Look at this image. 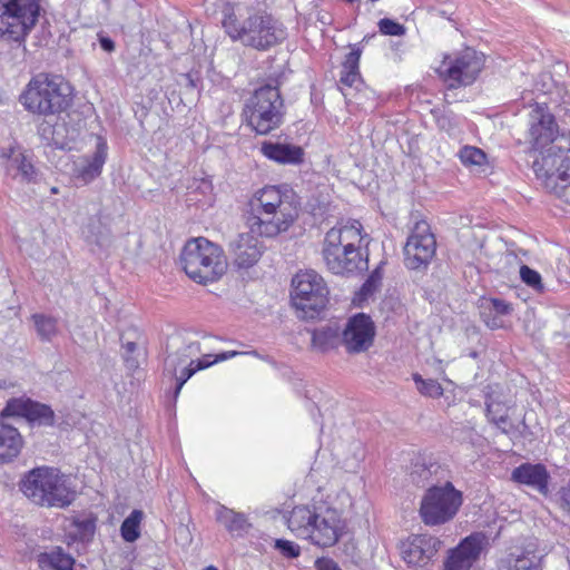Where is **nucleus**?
I'll use <instances>...</instances> for the list:
<instances>
[{
    "label": "nucleus",
    "instance_id": "28",
    "mask_svg": "<svg viewBox=\"0 0 570 570\" xmlns=\"http://www.w3.org/2000/svg\"><path fill=\"white\" fill-rule=\"evenodd\" d=\"M38 134L47 145L56 146L61 149L67 147L70 141H73L77 138L76 131L72 130L70 132L67 130L65 122H56L52 125L47 120H43L38 125Z\"/></svg>",
    "mask_w": 570,
    "mask_h": 570
},
{
    "label": "nucleus",
    "instance_id": "54",
    "mask_svg": "<svg viewBox=\"0 0 570 570\" xmlns=\"http://www.w3.org/2000/svg\"><path fill=\"white\" fill-rule=\"evenodd\" d=\"M125 351H126V354L125 355H130L132 354L136 348H137V344L135 342H127L125 345Z\"/></svg>",
    "mask_w": 570,
    "mask_h": 570
},
{
    "label": "nucleus",
    "instance_id": "49",
    "mask_svg": "<svg viewBox=\"0 0 570 570\" xmlns=\"http://www.w3.org/2000/svg\"><path fill=\"white\" fill-rule=\"evenodd\" d=\"M561 507L570 514V483L561 491Z\"/></svg>",
    "mask_w": 570,
    "mask_h": 570
},
{
    "label": "nucleus",
    "instance_id": "41",
    "mask_svg": "<svg viewBox=\"0 0 570 570\" xmlns=\"http://www.w3.org/2000/svg\"><path fill=\"white\" fill-rule=\"evenodd\" d=\"M413 380L416 383L419 392L423 395L438 397L443 393L441 384L435 380H423L419 374H414Z\"/></svg>",
    "mask_w": 570,
    "mask_h": 570
},
{
    "label": "nucleus",
    "instance_id": "50",
    "mask_svg": "<svg viewBox=\"0 0 570 570\" xmlns=\"http://www.w3.org/2000/svg\"><path fill=\"white\" fill-rule=\"evenodd\" d=\"M99 45L107 52L115 50V42L109 37L100 36Z\"/></svg>",
    "mask_w": 570,
    "mask_h": 570
},
{
    "label": "nucleus",
    "instance_id": "45",
    "mask_svg": "<svg viewBox=\"0 0 570 570\" xmlns=\"http://www.w3.org/2000/svg\"><path fill=\"white\" fill-rule=\"evenodd\" d=\"M274 548L285 558L294 559L301 554L299 546L285 539L275 540Z\"/></svg>",
    "mask_w": 570,
    "mask_h": 570
},
{
    "label": "nucleus",
    "instance_id": "34",
    "mask_svg": "<svg viewBox=\"0 0 570 570\" xmlns=\"http://www.w3.org/2000/svg\"><path fill=\"white\" fill-rule=\"evenodd\" d=\"M31 320L40 341L51 342L59 334L58 320L56 317L37 313L31 316Z\"/></svg>",
    "mask_w": 570,
    "mask_h": 570
},
{
    "label": "nucleus",
    "instance_id": "51",
    "mask_svg": "<svg viewBox=\"0 0 570 570\" xmlns=\"http://www.w3.org/2000/svg\"><path fill=\"white\" fill-rule=\"evenodd\" d=\"M237 354H239V353L236 352V351L223 352L220 354H217L215 356V358L213 360V364L216 363V362H219V361H225V360H228L230 357H234Z\"/></svg>",
    "mask_w": 570,
    "mask_h": 570
},
{
    "label": "nucleus",
    "instance_id": "17",
    "mask_svg": "<svg viewBox=\"0 0 570 570\" xmlns=\"http://www.w3.org/2000/svg\"><path fill=\"white\" fill-rule=\"evenodd\" d=\"M442 542L430 534H414L402 542V559L411 567H425L435 557Z\"/></svg>",
    "mask_w": 570,
    "mask_h": 570
},
{
    "label": "nucleus",
    "instance_id": "4",
    "mask_svg": "<svg viewBox=\"0 0 570 570\" xmlns=\"http://www.w3.org/2000/svg\"><path fill=\"white\" fill-rule=\"evenodd\" d=\"M24 108L40 116L59 115L72 102V89L60 76L39 73L20 97Z\"/></svg>",
    "mask_w": 570,
    "mask_h": 570
},
{
    "label": "nucleus",
    "instance_id": "19",
    "mask_svg": "<svg viewBox=\"0 0 570 570\" xmlns=\"http://www.w3.org/2000/svg\"><path fill=\"white\" fill-rule=\"evenodd\" d=\"M363 226L358 220L332 227L324 237L322 253L345 248H361L364 240Z\"/></svg>",
    "mask_w": 570,
    "mask_h": 570
},
{
    "label": "nucleus",
    "instance_id": "14",
    "mask_svg": "<svg viewBox=\"0 0 570 570\" xmlns=\"http://www.w3.org/2000/svg\"><path fill=\"white\" fill-rule=\"evenodd\" d=\"M558 125L546 105L537 104L529 112L527 142L533 150L541 151L556 142Z\"/></svg>",
    "mask_w": 570,
    "mask_h": 570
},
{
    "label": "nucleus",
    "instance_id": "39",
    "mask_svg": "<svg viewBox=\"0 0 570 570\" xmlns=\"http://www.w3.org/2000/svg\"><path fill=\"white\" fill-rule=\"evenodd\" d=\"M462 164L466 166H482L487 163L485 153L473 146H464L459 151Z\"/></svg>",
    "mask_w": 570,
    "mask_h": 570
},
{
    "label": "nucleus",
    "instance_id": "52",
    "mask_svg": "<svg viewBox=\"0 0 570 570\" xmlns=\"http://www.w3.org/2000/svg\"><path fill=\"white\" fill-rule=\"evenodd\" d=\"M124 360H125V363H126V366L127 368L134 371L136 368H138L139 366V362L131 355H125L124 356Z\"/></svg>",
    "mask_w": 570,
    "mask_h": 570
},
{
    "label": "nucleus",
    "instance_id": "18",
    "mask_svg": "<svg viewBox=\"0 0 570 570\" xmlns=\"http://www.w3.org/2000/svg\"><path fill=\"white\" fill-rule=\"evenodd\" d=\"M2 417H24L31 424L51 426L55 423V413L49 405L30 399H11L1 411Z\"/></svg>",
    "mask_w": 570,
    "mask_h": 570
},
{
    "label": "nucleus",
    "instance_id": "38",
    "mask_svg": "<svg viewBox=\"0 0 570 570\" xmlns=\"http://www.w3.org/2000/svg\"><path fill=\"white\" fill-rule=\"evenodd\" d=\"M195 363L194 360H190V362L181 367L180 368V374L179 375H173L175 379H176V387H175V392H174V395L175 397L178 396L179 392L181 391L184 384L197 372V371H200V370H204V368H207L209 367L213 362H203V361H197V364L196 366H193V364Z\"/></svg>",
    "mask_w": 570,
    "mask_h": 570
},
{
    "label": "nucleus",
    "instance_id": "56",
    "mask_svg": "<svg viewBox=\"0 0 570 570\" xmlns=\"http://www.w3.org/2000/svg\"><path fill=\"white\" fill-rule=\"evenodd\" d=\"M203 570H218V569L214 566H208V567L204 568Z\"/></svg>",
    "mask_w": 570,
    "mask_h": 570
},
{
    "label": "nucleus",
    "instance_id": "31",
    "mask_svg": "<svg viewBox=\"0 0 570 570\" xmlns=\"http://www.w3.org/2000/svg\"><path fill=\"white\" fill-rule=\"evenodd\" d=\"M362 49L360 47L352 48V51L345 56L342 63V71L340 82L346 87L358 88L362 85V78L360 73V58Z\"/></svg>",
    "mask_w": 570,
    "mask_h": 570
},
{
    "label": "nucleus",
    "instance_id": "53",
    "mask_svg": "<svg viewBox=\"0 0 570 570\" xmlns=\"http://www.w3.org/2000/svg\"><path fill=\"white\" fill-rule=\"evenodd\" d=\"M438 124L440 128L449 130L451 127V119L448 116H442L439 118Z\"/></svg>",
    "mask_w": 570,
    "mask_h": 570
},
{
    "label": "nucleus",
    "instance_id": "43",
    "mask_svg": "<svg viewBox=\"0 0 570 570\" xmlns=\"http://www.w3.org/2000/svg\"><path fill=\"white\" fill-rule=\"evenodd\" d=\"M73 525L77 529V537H79L80 540H89L96 529L95 519L91 518H83V519H76L73 521Z\"/></svg>",
    "mask_w": 570,
    "mask_h": 570
},
{
    "label": "nucleus",
    "instance_id": "58",
    "mask_svg": "<svg viewBox=\"0 0 570 570\" xmlns=\"http://www.w3.org/2000/svg\"><path fill=\"white\" fill-rule=\"evenodd\" d=\"M105 2H107L108 0H104Z\"/></svg>",
    "mask_w": 570,
    "mask_h": 570
},
{
    "label": "nucleus",
    "instance_id": "3",
    "mask_svg": "<svg viewBox=\"0 0 570 570\" xmlns=\"http://www.w3.org/2000/svg\"><path fill=\"white\" fill-rule=\"evenodd\" d=\"M222 24L233 41L258 51H266L287 37L284 24L265 11L249 12L243 20L230 12L225 14Z\"/></svg>",
    "mask_w": 570,
    "mask_h": 570
},
{
    "label": "nucleus",
    "instance_id": "16",
    "mask_svg": "<svg viewBox=\"0 0 570 570\" xmlns=\"http://www.w3.org/2000/svg\"><path fill=\"white\" fill-rule=\"evenodd\" d=\"M326 268L334 275L343 277L356 276L368 268L367 253L361 248H345L337 252L322 253Z\"/></svg>",
    "mask_w": 570,
    "mask_h": 570
},
{
    "label": "nucleus",
    "instance_id": "9",
    "mask_svg": "<svg viewBox=\"0 0 570 570\" xmlns=\"http://www.w3.org/2000/svg\"><path fill=\"white\" fill-rule=\"evenodd\" d=\"M293 305L305 318H314L328 302V287L324 278L313 269L299 272L292 279Z\"/></svg>",
    "mask_w": 570,
    "mask_h": 570
},
{
    "label": "nucleus",
    "instance_id": "22",
    "mask_svg": "<svg viewBox=\"0 0 570 570\" xmlns=\"http://www.w3.org/2000/svg\"><path fill=\"white\" fill-rule=\"evenodd\" d=\"M498 570H542V556L532 541L515 548L498 563Z\"/></svg>",
    "mask_w": 570,
    "mask_h": 570
},
{
    "label": "nucleus",
    "instance_id": "8",
    "mask_svg": "<svg viewBox=\"0 0 570 570\" xmlns=\"http://www.w3.org/2000/svg\"><path fill=\"white\" fill-rule=\"evenodd\" d=\"M40 14L38 0H0V39L26 51V37Z\"/></svg>",
    "mask_w": 570,
    "mask_h": 570
},
{
    "label": "nucleus",
    "instance_id": "11",
    "mask_svg": "<svg viewBox=\"0 0 570 570\" xmlns=\"http://www.w3.org/2000/svg\"><path fill=\"white\" fill-rule=\"evenodd\" d=\"M533 163L538 177L554 179L556 185H570V131L556 137V142L540 151Z\"/></svg>",
    "mask_w": 570,
    "mask_h": 570
},
{
    "label": "nucleus",
    "instance_id": "36",
    "mask_svg": "<svg viewBox=\"0 0 570 570\" xmlns=\"http://www.w3.org/2000/svg\"><path fill=\"white\" fill-rule=\"evenodd\" d=\"M144 513L141 510H132L122 521L120 533L126 542H134L140 537V523Z\"/></svg>",
    "mask_w": 570,
    "mask_h": 570
},
{
    "label": "nucleus",
    "instance_id": "55",
    "mask_svg": "<svg viewBox=\"0 0 570 570\" xmlns=\"http://www.w3.org/2000/svg\"><path fill=\"white\" fill-rule=\"evenodd\" d=\"M209 357H212V355H206V356H205L204 358H202L200 361H203V362H205V363H206V362H212V361L209 360Z\"/></svg>",
    "mask_w": 570,
    "mask_h": 570
},
{
    "label": "nucleus",
    "instance_id": "29",
    "mask_svg": "<svg viewBox=\"0 0 570 570\" xmlns=\"http://www.w3.org/2000/svg\"><path fill=\"white\" fill-rule=\"evenodd\" d=\"M342 344L341 327L331 322L312 331V347L320 352H327Z\"/></svg>",
    "mask_w": 570,
    "mask_h": 570
},
{
    "label": "nucleus",
    "instance_id": "47",
    "mask_svg": "<svg viewBox=\"0 0 570 570\" xmlns=\"http://www.w3.org/2000/svg\"><path fill=\"white\" fill-rule=\"evenodd\" d=\"M480 315L489 328L497 330L503 327V321L500 318V315L489 313V311L484 308H480Z\"/></svg>",
    "mask_w": 570,
    "mask_h": 570
},
{
    "label": "nucleus",
    "instance_id": "26",
    "mask_svg": "<svg viewBox=\"0 0 570 570\" xmlns=\"http://www.w3.org/2000/svg\"><path fill=\"white\" fill-rule=\"evenodd\" d=\"M261 150L265 157L278 164L298 165L303 163L304 150L299 146L264 141Z\"/></svg>",
    "mask_w": 570,
    "mask_h": 570
},
{
    "label": "nucleus",
    "instance_id": "2",
    "mask_svg": "<svg viewBox=\"0 0 570 570\" xmlns=\"http://www.w3.org/2000/svg\"><path fill=\"white\" fill-rule=\"evenodd\" d=\"M287 527L296 537L328 548L338 541L344 524L336 509L318 504L295 507L287 518Z\"/></svg>",
    "mask_w": 570,
    "mask_h": 570
},
{
    "label": "nucleus",
    "instance_id": "57",
    "mask_svg": "<svg viewBox=\"0 0 570 570\" xmlns=\"http://www.w3.org/2000/svg\"><path fill=\"white\" fill-rule=\"evenodd\" d=\"M51 191H52V193H57V188H56V187H53V188L51 189Z\"/></svg>",
    "mask_w": 570,
    "mask_h": 570
},
{
    "label": "nucleus",
    "instance_id": "44",
    "mask_svg": "<svg viewBox=\"0 0 570 570\" xmlns=\"http://www.w3.org/2000/svg\"><path fill=\"white\" fill-rule=\"evenodd\" d=\"M382 277L381 266H377L362 285L361 294L365 297L372 295L380 287Z\"/></svg>",
    "mask_w": 570,
    "mask_h": 570
},
{
    "label": "nucleus",
    "instance_id": "21",
    "mask_svg": "<svg viewBox=\"0 0 570 570\" xmlns=\"http://www.w3.org/2000/svg\"><path fill=\"white\" fill-rule=\"evenodd\" d=\"M253 234L252 232L240 233L229 242V255L239 268L252 267L262 256L261 242Z\"/></svg>",
    "mask_w": 570,
    "mask_h": 570
},
{
    "label": "nucleus",
    "instance_id": "42",
    "mask_svg": "<svg viewBox=\"0 0 570 570\" xmlns=\"http://www.w3.org/2000/svg\"><path fill=\"white\" fill-rule=\"evenodd\" d=\"M480 308L488 309L489 313L497 315H509L512 312V305L500 298H484L481 303Z\"/></svg>",
    "mask_w": 570,
    "mask_h": 570
},
{
    "label": "nucleus",
    "instance_id": "1",
    "mask_svg": "<svg viewBox=\"0 0 570 570\" xmlns=\"http://www.w3.org/2000/svg\"><path fill=\"white\" fill-rule=\"evenodd\" d=\"M298 200L295 193L285 186H265L249 199L253 214L247 218L252 233L275 237L286 232L298 216Z\"/></svg>",
    "mask_w": 570,
    "mask_h": 570
},
{
    "label": "nucleus",
    "instance_id": "20",
    "mask_svg": "<svg viewBox=\"0 0 570 570\" xmlns=\"http://www.w3.org/2000/svg\"><path fill=\"white\" fill-rule=\"evenodd\" d=\"M483 540L484 537L480 533L463 539L456 548L450 550L444 560L443 570H470L480 558Z\"/></svg>",
    "mask_w": 570,
    "mask_h": 570
},
{
    "label": "nucleus",
    "instance_id": "5",
    "mask_svg": "<svg viewBox=\"0 0 570 570\" xmlns=\"http://www.w3.org/2000/svg\"><path fill=\"white\" fill-rule=\"evenodd\" d=\"M179 259L186 275L198 284L218 281L228 266L223 248L204 237L188 240Z\"/></svg>",
    "mask_w": 570,
    "mask_h": 570
},
{
    "label": "nucleus",
    "instance_id": "32",
    "mask_svg": "<svg viewBox=\"0 0 570 570\" xmlns=\"http://www.w3.org/2000/svg\"><path fill=\"white\" fill-rule=\"evenodd\" d=\"M216 519L230 533L242 534L249 527L247 518L244 513L236 512L224 505L216 511Z\"/></svg>",
    "mask_w": 570,
    "mask_h": 570
},
{
    "label": "nucleus",
    "instance_id": "7",
    "mask_svg": "<svg viewBox=\"0 0 570 570\" xmlns=\"http://www.w3.org/2000/svg\"><path fill=\"white\" fill-rule=\"evenodd\" d=\"M246 122L258 135H267L284 121L285 106L277 86L257 88L243 109Z\"/></svg>",
    "mask_w": 570,
    "mask_h": 570
},
{
    "label": "nucleus",
    "instance_id": "27",
    "mask_svg": "<svg viewBox=\"0 0 570 570\" xmlns=\"http://www.w3.org/2000/svg\"><path fill=\"white\" fill-rule=\"evenodd\" d=\"M7 173L22 184H37L41 179V173L22 153H13L10 156L7 164Z\"/></svg>",
    "mask_w": 570,
    "mask_h": 570
},
{
    "label": "nucleus",
    "instance_id": "33",
    "mask_svg": "<svg viewBox=\"0 0 570 570\" xmlns=\"http://www.w3.org/2000/svg\"><path fill=\"white\" fill-rule=\"evenodd\" d=\"M199 351L197 343H188L179 347L175 353H169L165 358L164 368L169 375H176L179 367L188 364L191 356Z\"/></svg>",
    "mask_w": 570,
    "mask_h": 570
},
{
    "label": "nucleus",
    "instance_id": "13",
    "mask_svg": "<svg viewBox=\"0 0 570 570\" xmlns=\"http://www.w3.org/2000/svg\"><path fill=\"white\" fill-rule=\"evenodd\" d=\"M404 264L407 268L425 269L436 252V239L425 220L417 222L403 248Z\"/></svg>",
    "mask_w": 570,
    "mask_h": 570
},
{
    "label": "nucleus",
    "instance_id": "35",
    "mask_svg": "<svg viewBox=\"0 0 570 570\" xmlns=\"http://www.w3.org/2000/svg\"><path fill=\"white\" fill-rule=\"evenodd\" d=\"M485 411L488 420L495 424L502 433L507 434L508 413L505 406L492 399L490 394L485 395Z\"/></svg>",
    "mask_w": 570,
    "mask_h": 570
},
{
    "label": "nucleus",
    "instance_id": "30",
    "mask_svg": "<svg viewBox=\"0 0 570 570\" xmlns=\"http://www.w3.org/2000/svg\"><path fill=\"white\" fill-rule=\"evenodd\" d=\"M37 563L41 570H73L75 559L60 547L37 556Z\"/></svg>",
    "mask_w": 570,
    "mask_h": 570
},
{
    "label": "nucleus",
    "instance_id": "23",
    "mask_svg": "<svg viewBox=\"0 0 570 570\" xmlns=\"http://www.w3.org/2000/svg\"><path fill=\"white\" fill-rule=\"evenodd\" d=\"M107 158V144L99 139L96 151L90 157H85L82 161L76 165L75 177L78 181L86 185L92 181L101 173Z\"/></svg>",
    "mask_w": 570,
    "mask_h": 570
},
{
    "label": "nucleus",
    "instance_id": "24",
    "mask_svg": "<svg viewBox=\"0 0 570 570\" xmlns=\"http://www.w3.org/2000/svg\"><path fill=\"white\" fill-rule=\"evenodd\" d=\"M0 414V463H9L16 459L22 446L23 439L18 429L6 422Z\"/></svg>",
    "mask_w": 570,
    "mask_h": 570
},
{
    "label": "nucleus",
    "instance_id": "15",
    "mask_svg": "<svg viewBox=\"0 0 570 570\" xmlns=\"http://www.w3.org/2000/svg\"><path fill=\"white\" fill-rule=\"evenodd\" d=\"M341 337L347 353L365 352L373 345L375 325L368 315L357 313L347 321L344 330L341 331Z\"/></svg>",
    "mask_w": 570,
    "mask_h": 570
},
{
    "label": "nucleus",
    "instance_id": "25",
    "mask_svg": "<svg viewBox=\"0 0 570 570\" xmlns=\"http://www.w3.org/2000/svg\"><path fill=\"white\" fill-rule=\"evenodd\" d=\"M512 480L547 494L549 474L542 464L524 463L512 471Z\"/></svg>",
    "mask_w": 570,
    "mask_h": 570
},
{
    "label": "nucleus",
    "instance_id": "12",
    "mask_svg": "<svg viewBox=\"0 0 570 570\" xmlns=\"http://www.w3.org/2000/svg\"><path fill=\"white\" fill-rule=\"evenodd\" d=\"M483 66L484 56L466 48L453 58L445 57L438 72L449 88H458L473 83Z\"/></svg>",
    "mask_w": 570,
    "mask_h": 570
},
{
    "label": "nucleus",
    "instance_id": "6",
    "mask_svg": "<svg viewBox=\"0 0 570 570\" xmlns=\"http://www.w3.org/2000/svg\"><path fill=\"white\" fill-rule=\"evenodd\" d=\"M20 489L35 504L46 508H65L75 500V492L67 485L63 474L49 466L35 468L21 481Z\"/></svg>",
    "mask_w": 570,
    "mask_h": 570
},
{
    "label": "nucleus",
    "instance_id": "48",
    "mask_svg": "<svg viewBox=\"0 0 570 570\" xmlns=\"http://www.w3.org/2000/svg\"><path fill=\"white\" fill-rule=\"evenodd\" d=\"M314 564L316 570H342L337 562L331 558H317Z\"/></svg>",
    "mask_w": 570,
    "mask_h": 570
},
{
    "label": "nucleus",
    "instance_id": "10",
    "mask_svg": "<svg viewBox=\"0 0 570 570\" xmlns=\"http://www.w3.org/2000/svg\"><path fill=\"white\" fill-rule=\"evenodd\" d=\"M462 504V494L451 482L431 487L422 498L420 517L426 525H440L454 518Z\"/></svg>",
    "mask_w": 570,
    "mask_h": 570
},
{
    "label": "nucleus",
    "instance_id": "37",
    "mask_svg": "<svg viewBox=\"0 0 570 570\" xmlns=\"http://www.w3.org/2000/svg\"><path fill=\"white\" fill-rule=\"evenodd\" d=\"M438 469L439 466L435 463L428 464L423 459H417L412 463L409 476L412 483L424 485Z\"/></svg>",
    "mask_w": 570,
    "mask_h": 570
},
{
    "label": "nucleus",
    "instance_id": "46",
    "mask_svg": "<svg viewBox=\"0 0 570 570\" xmlns=\"http://www.w3.org/2000/svg\"><path fill=\"white\" fill-rule=\"evenodd\" d=\"M379 30L386 36H403L405 27L392 19L383 18L379 21Z\"/></svg>",
    "mask_w": 570,
    "mask_h": 570
},
{
    "label": "nucleus",
    "instance_id": "40",
    "mask_svg": "<svg viewBox=\"0 0 570 570\" xmlns=\"http://www.w3.org/2000/svg\"><path fill=\"white\" fill-rule=\"evenodd\" d=\"M520 278L527 286L532 288L535 293H544L546 286L542 282L541 275L537 271L529 267L528 265H522L520 267Z\"/></svg>",
    "mask_w": 570,
    "mask_h": 570
}]
</instances>
